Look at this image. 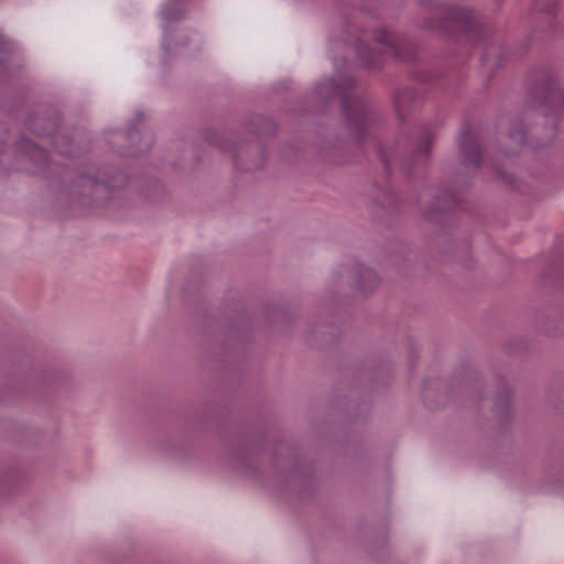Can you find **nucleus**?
I'll return each mask as SVG.
<instances>
[{"instance_id":"nucleus-9","label":"nucleus","mask_w":564,"mask_h":564,"mask_svg":"<svg viewBox=\"0 0 564 564\" xmlns=\"http://www.w3.org/2000/svg\"><path fill=\"white\" fill-rule=\"evenodd\" d=\"M18 150L22 156L34 163L39 172H44L45 167L48 165V154L30 139H20Z\"/></svg>"},{"instance_id":"nucleus-5","label":"nucleus","mask_w":564,"mask_h":564,"mask_svg":"<svg viewBox=\"0 0 564 564\" xmlns=\"http://www.w3.org/2000/svg\"><path fill=\"white\" fill-rule=\"evenodd\" d=\"M345 276L348 283H352V289L356 294L366 296L373 292L380 284L379 275L369 267L358 263L352 270L343 268L335 273V279L339 280Z\"/></svg>"},{"instance_id":"nucleus-18","label":"nucleus","mask_w":564,"mask_h":564,"mask_svg":"<svg viewBox=\"0 0 564 564\" xmlns=\"http://www.w3.org/2000/svg\"><path fill=\"white\" fill-rule=\"evenodd\" d=\"M451 18L468 21L470 18V12L463 8H453L451 11Z\"/></svg>"},{"instance_id":"nucleus-4","label":"nucleus","mask_w":564,"mask_h":564,"mask_svg":"<svg viewBox=\"0 0 564 564\" xmlns=\"http://www.w3.org/2000/svg\"><path fill=\"white\" fill-rule=\"evenodd\" d=\"M230 152L237 169L242 171H254L263 166L265 153L262 143L258 139L240 142L237 145L221 144Z\"/></svg>"},{"instance_id":"nucleus-8","label":"nucleus","mask_w":564,"mask_h":564,"mask_svg":"<svg viewBox=\"0 0 564 564\" xmlns=\"http://www.w3.org/2000/svg\"><path fill=\"white\" fill-rule=\"evenodd\" d=\"M432 140V132L423 129L417 140H406L404 135H400L397 140V145L398 148L405 147L408 151L413 152L417 164L424 165L430 155Z\"/></svg>"},{"instance_id":"nucleus-13","label":"nucleus","mask_w":564,"mask_h":564,"mask_svg":"<svg viewBox=\"0 0 564 564\" xmlns=\"http://www.w3.org/2000/svg\"><path fill=\"white\" fill-rule=\"evenodd\" d=\"M78 182L80 183V185H83L86 188H97V187H101V186L115 187L118 185L117 183H115L111 180H108V178L99 180V178L90 176V175H80Z\"/></svg>"},{"instance_id":"nucleus-6","label":"nucleus","mask_w":564,"mask_h":564,"mask_svg":"<svg viewBox=\"0 0 564 564\" xmlns=\"http://www.w3.org/2000/svg\"><path fill=\"white\" fill-rule=\"evenodd\" d=\"M44 119L42 117L30 118L28 121V127L34 133L39 135H52V143L55 148V151L64 154L66 156H72L77 153V147L69 140L66 134L56 132L54 134L53 130L55 129V122L50 121L47 127L41 128L42 121Z\"/></svg>"},{"instance_id":"nucleus-14","label":"nucleus","mask_w":564,"mask_h":564,"mask_svg":"<svg viewBox=\"0 0 564 564\" xmlns=\"http://www.w3.org/2000/svg\"><path fill=\"white\" fill-rule=\"evenodd\" d=\"M161 13L165 21H176L183 15V10L177 3L169 2L164 6Z\"/></svg>"},{"instance_id":"nucleus-15","label":"nucleus","mask_w":564,"mask_h":564,"mask_svg":"<svg viewBox=\"0 0 564 564\" xmlns=\"http://www.w3.org/2000/svg\"><path fill=\"white\" fill-rule=\"evenodd\" d=\"M495 404H496V408H497V411H499V413L501 415H503L506 419L509 417L510 413H511V397H510V393L509 392H505L503 394L497 397L496 401H495Z\"/></svg>"},{"instance_id":"nucleus-10","label":"nucleus","mask_w":564,"mask_h":564,"mask_svg":"<svg viewBox=\"0 0 564 564\" xmlns=\"http://www.w3.org/2000/svg\"><path fill=\"white\" fill-rule=\"evenodd\" d=\"M551 107L553 112L560 118H564V94L554 83L549 84L543 91L540 100V107ZM544 116H550L546 109H543Z\"/></svg>"},{"instance_id":"nucleus-3","label":"nucleus","mask_w":564,"mask_h":564,"mask_svg":"<svg viewBox=\"0 0 564 564\" xmlns=\"http://www.w3.org/2000/svg\"><path fill=\"white\" fill-rule=\"evenodd\" d=\"M376 43L380 46V54L372 55L364 44L357 45V53L362 64L368 68L378 67L381 64V55L393 56L404 59L406 56L402 52L403 42L394 34L386 30H380L376 34Z\"/></svg>"},{"instance_id":"nucleus-17","label":"nucleus","mask_w":564,"mask_h":564,"mask_svg":"<svg viewBox=\"0 0 564 564\" xmlns=\"http://www.w3.org/2000/svg\"><path fill=\"white\" fill-rule=\"evenodd\" d=\"M373 142L377 148L378 158L387 167H389L391 159L398 155V153H395L394 151H391V153H387L386 150L380 144H377L376 140H373Z\"/></svg>"},{"instance_id":"nucleus-19","label":"nucleus","mask_w":564,"mask_h":564,"mask_svg":"<svg viewBox=\"0 0 564 564\" xmlns=\"http://www.w3.org/2000/svg\"><path fill=\"white\" fill-rule=\"evenodd\" d=\"M377 200H378L377 203H378L379 205H386V204H387V194H386V193H384V194H382V198L377 197Z\"/></svg>"},{"instance_id":"nucleus-21","label":"nucleus","mask_w":564,"mask_h":564,"mask_svg":"<svg viewBox=\"0 0 564 564\" xmlns=\"http://www.w3.org/2000/svg\"><path fill=\"white\" fill-rule=\"evenodd\" d=\"M1 43H3V39H2V36L0 35V44H1Z\"/></svg>"},{"instance_id":"nucleus-7","label":"nucleus","mask_w":564,"mask_h":564,"mask_svg":"<svg viewBox=\"0 0 564 564\" xmlns=\"http://www.w3.org/2000/svg\"><path fill=\"white\" fill-rule=\"evenodd\" d=\"M458 147L463 164L476 170L481 166L480 145L477 135L470 130V128H463L458 140Z\"/></svg>"},{"instance_id":"nucleus-20","label":"nucleus","mask_w":564,"mask_h":564,"mask_svg":"<svg viewBox=\"0 0 564 564\" xmlns=\"http://www.w3.org/2000/svg\"><path fill=\"white\" fill-rule=\"evenodd\" d=\"M403 169L406 171L409 170L408 163H403Z\"/></svg>"},{"instance_id":"nucleus-16","label":"nucleus","mask_w":564,"mask_h":564,"mask_svg":"<svg viewBox=\"0 0 564 564\" xmlns=\"http://www.w3.org/2000/svg\"><path fill=\"white\" fill-rule=\"evenodd\" d=\"M510 139L514 142L516 147L514 149H511L508 151L509 154H516L518 153L519 149L527 141V134L525 131L521 128H513L510 131Z\"/></svg>"},{"instance_id":"nucleus-12","label":"nucleus","mask_w":564,"mask_h":564,"mask_svg":"<svg viewBox=\"0 0 564 564\" xmlns=\"http://www.w3.org/2000/svg\"><path fill=\"white\" fill-rule=\"evenodd\" d=\"M416 100V94L411 89L399 91L394 97V108L400 118H402L410 104Z\"/></svg>"},{"instance_id":"nucleus-2","label":"nucleus","mask_w":564,"mask_h":564,"mask_svg":"<svg viewBox=\"0 0 564 564\" xmlns=\"http://www.w3.org/2000/svg\"><path fill=\"white\" fill-rule=\"evenodd\" d=\"M416 204L421 215L433 221L441 214L451 210L457 202L448 191L427 186L419 194Z\"/></svg>"},{"instance_id":"nucleus-11","label":"nucleus","mask_w":564,"mask_h":564,"mask_svg":"<svg viewBox=\"0 0 564 564\" xmlns=\"http://www.w3.org/2000/svg\"><path fill=\"white\" fill-rule=\"evenodd\" d=\"M127 138L133 142L134 149L129 151L130 154H139L150 150L153 143V137L150 132L141 133L135 127L127 131Z\"/></svg>"},{"instance_id":"nucleus-1","label":"nucleus","mask_w":564,"mask_h":564,"mask_svg":"<svg viewBox=\"0 0 564 564\" xmlns=\"http://www.w3.org/2000/svg\"><path fill=\"white\" fill-rule=\"evenodd\" d=\"M340 84L335 79L323 80L316 87L318 96L329 99L338 96L341 99L346 123L358 144L367 138H371V129L376 121L372 107L358 96L349 97L347 91L354 87V79L350 76L337 74Z\"/></svg>"}]
</instances>
